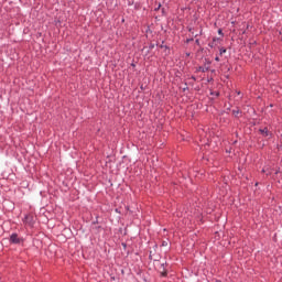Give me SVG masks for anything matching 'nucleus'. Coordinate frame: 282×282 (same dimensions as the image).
<instances>
[{
    "label": "nucleus",
    "mask_w": 282,
    "mask_h": 282,
    "mask_svg": "<svg viewBox=\"0 0 282 282\" xmlns=\"http://www.w3.org/2000/svg\"><path fill=\"white\" fill-rule=\"evenodd\" d=\"M10 243H21V238H19V235L12 234L10 236Z\"/></svg>",
    "instance_id": "obj_2"
},
{
    "label": "nucleus",
    "mask_w": 282,
    "mask_h": 282,
    "mask_svg": "<svg viewBox=\"0 0 282 282\" xmlns=\"http://www.w3.org/2000/svg\"><path fill=\"white\" fill-rule=\"evenodd\" d=\"M215 282H221V280H216Z\"/></svg>",
    "instance_id": "obj_15"
},
{
    "label": "nucleus",
    "mask_w": 282,
    "mask_h": 282,
    "mask_svg": "<svg viewBox=\"0 0 282 282\" xmlns=\"http://www.w3.org/2000/svg\"><path fill=\"white\" fill-rule=\"evenodd\" d=\"M208 69H210V61L206 59L205 66L204 67L199 66L198 68H196V72H202L203 74H206Z\"/></svg>",
    "instance_id": "obj_1"
},
{
    "label": "nucleus",
    "mask_w": 282,
    "mask_h": 282,
    "mask_svg": "<svg viewBox=\"0 0 282 282\" xmlns=\"http://www.w3.org/2000/svg\"><path fill=\"white\" fill-rule=\"evenodd\" d=\"M160 8H162V4H159L155 10H160Z\"/></svg>",
    "instance_id": "obj_9"
},
{
    "label": "nucleus",
    "mask_w": 282,
    "mask_h": 282,
    "mask_svg": "<svg viewBox=\"0 0 282 282\" xmlns=\"http://www.w3.org/2000/svg\"><path fill=\"white\" fill-rule=\"evenodd\" d=\"M260 133L263 135V138L270 137V131H268V128L260 129Z\"/></svg>",
    "instance_id": "obj_3"
},
{
    "label": "nucleus",
    "mask_w": 282,
    "mask_h": 282,
    "mask_svg": "<svg viewBox=\"0 0 282 282\" xmlns=\"http://www.w3.org/2000/svg\"><path fill=\"white\" fill-rule=\"evenodd\" d=\"M196 45H199V40H196Z\"/></svg>",
    "instance_id": "obj_12"
},
{
    "label": "nucleus",
    "mask_w": 282,
    "mask_h": 282,
    "mask_svg": "<svg viewBox=\"0 0 282 282\" xmlns=\"http://www.w3.org/2000/svg\"><path fill=\"white\" fill-rule=\"evenodd\" d=\"M272 173L271 172H268L267 175H271Z\"/></svg>",
    "instance_id": "obj_14"
},
{
    "label": "nucleus",
    "mask_w": 282,
    "mask_h": 282,
    "mask_svg": "<svg viewBox=\"0 0 282 282\" xmlns=\"http://www.w3.org/2000/svg\"><path fill=\"white\" fill-rule=\"evenodd\" d=\"M232 113H234V116L237 118V117L239 116L240 111H239V109L232 110Z\"/></svg>",
    "instance_id": "obj_5"
},
{
    "label": "nucleus",
    "mask_w": 282,
    "mask_h": 282,
    "mask_svg": "<svg viewBox=\"0 0 282 282\" xmlns=\"http://www.w3.org/2000/svg\"><path fill=\"white\" fill-rule=\"evenodd\" d=\"M162 246H163V247L169 246V241L164 240V241L162 242Z\"/></svg>",
    "instance_id": "obj_6"
},
{
    "label": "nucleus",
    "mask_w": 282,
    "mask_h": 282,
    "mask_svg": "<svg viewBox=\"0 0 282 282\" xmlns=\"http://www.w3.org/2000/svg\"><path fill=\"white\" fill-rule=\"evenodd\" d=\"M218 34H220V36H224V32L220 30H218Z\"/></svg>",
    "instance_id": "obj_7"
},
{
    "label": "nucleus",
    "mask_w": 282,
    "mask_h": 282,
    "mask_svg": "<svg viewBox=\"0 0 282 282\" xmlns=\"http://www.w3.org/2000/svg\"><path fill=\"white\" fill-rule=\"evenodd\" d=\"M262 173H265V170H262Z\"/></svg>",
    "instance_id": "obj_16"
},
{
    "label": "nucleus",
    "mask_w": 282,
    "mask_h": 282,
    "mask_svg": "<svg viewBox=\"0 0 282 282\" xmlns=\"http://www.w3.org/2000/svg\"><path fill=\"white\" fill-rule=\"evenodd\" d=\"M224 54H226V48H225V47H221V48L219 50V55H220V56H224Z\"/></svg>",
    "instance_id": "obj_4"
},
{
    "label": "nucleus",
    "mask_w": 282,
    "mask_h": 282,
    "mask_svg": "<svg viewBox=\"0 0 282 282\" xmlns=\"http://www.w3.org/2000/svg\"><path fill=\"white\" fill-rule=\"evenodd\" d=\"M212 96H219V93H212Z\"/></svg>",
    "instance_id": "obj_8"
},
{
    "label": "nucleus",
    "mask_w": 282,
    "mask_h": 282,
    "mask_svg": "<svg viewBox=\"0 0 282 282\" xmlns=\"http://www.w3.org/2000/svg\"><path fill=\"white\" fill-rule=\"evenodd\" d=\"M275 175H279V170L275 172Z\"/></svg>",
    "instance_id": "obj_13"
},
{
    "label": "nucleus",
    "mask_w": 282,
    "mask_h": 282,
    "mask_svg": "<svg viewBox=\"0 0 282 282\" xmlns=\"http://www.w3.org/2000/svg\"><path fill=\"white\" fill-rule=\"evenodd\" d=\"M162 276H166V272H162Z\"/></svg>",
    "instance_id": "obj_11"
},
{
    "label": "nucleus",
    "mask_w": 282,
    "mask_h": 282,
    "mask_svg": "<svg viewBox=\"0 0 282 282\" xmlns=\"http://www.w3.org/2000/svg\"><path fill=\"white\" fill-rule=\"evenodd\" d=\"M215 61H217V62L219 63V56H216V57H215Z\"/></svg>",
    "instance_id": "obj_10"
}]
</instances>
